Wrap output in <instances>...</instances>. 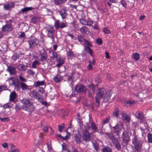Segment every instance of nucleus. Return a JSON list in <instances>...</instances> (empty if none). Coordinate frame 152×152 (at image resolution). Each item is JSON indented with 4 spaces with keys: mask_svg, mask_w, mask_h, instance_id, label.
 <instances>
[{
    "mask_svg": "<svg viewBox=\"0 0 152 152\" xmlns=\"http://www.w3.org/2000/svg\"><path fill=\"white\" fill-rule=\"evenodd\" d=\"M98 92L96 97V101L97 103L99 104L100 100L103 98L104 100L106 102L108 101L112 95V91L111 90L107 92L105 94H104L106 93L104 89L102 88L99 89L98 90Z\"/></svg>",
    "mask_w": 152,
    "mask_h": 152,
    "instance_id": "nucleus-1",
    "label": "nucleus"
},
{
    "mask_svg": "<svg viewBox=\"0 0 152 152\" xmlns=\"http://www.w3.org/2000/svg\"><path fill=\"white\" fill-rule=\"evenodd\" d=\"M23 107V109L29 112H32L34 111V107L33 103L28 99H24L22 100Z\"/></svg>",
    "mask_w": 152,
    "mask_h": 152,
    "instance_id": "nucleus-2",
    "label": "nucleus"
},
{
    "mask_svg": "<svg viewBox=\"0 0 152 152\" xmlns=\"http://www.w3.org/2000/svg\"><path fill=\"white\" fill-rule=\"evenodd\" d=\"M39 41L37 39L33 38L31 39L28 41L29 48H33L39 43Z\"/></svg>",
    "mask_w": 152,
    "mask_h": 152,
    "instance_id": "nucleus-3",
    "label": "nucleus"
},
{
    "mask_svg": "<svg viewBox=\"0 0 152 152\" xmlns=\"http://www.w3.org/2000/svg\"><path fill=\"white\" fill-rule=\"evenodd\" d=\"M46 31H47V35L48 37L51 38L53 42L54 41V38L53 35V33L54 31V28L50 26H48L46 28Z\"/></svg>",
    "mask_w": 152,
    "mask_h": 152,
    "instance_id": "nucleus-4",
    "label": "nucleus"
},
{
    "mask_svg": "<svg viewBox=\"0 0 152 152\" xmlns=\"http://www.w3.org/2000/svg\"><path fill=\"white\" fill-rule=\"evenodd\" d=\"M91 135V133L89 132L86 129L83 130L82 135V138L83 140L86 141H89Z\"/></svg>",
    "mask_w": 152,
    "mask_h": 152,
    "instance_id": "nucleus-5",
    "label": "nucleus"
},
{
    "mask_svg": "<svg viewBox=\"0 0 152 152\" xmlns=\"http://www.w3.org/2000/svg\"><path fill=\"white\" fill-rule=\"evenodd\" d=\"M135 116L137 118H138V121L142 123L145 122V117L142 113L138 111L136 113Z\"/></svg>",
    "mask_w": 152,
    "mask_h": 152,
    "instance_id": "nucleus-6",
    "label": "nucleus"
},
{
    "mask_svg": "<svg viewBox=\"0 0 152 152\" xmlns=\"http://www.w3.org/2000/svg\"><path fill=\"white\" fill-rule=\"evenodd\" d=\"M13 28L11 26L10 24H8L2 27V31L4 33V35L6 33L11 31L12 30Z\"/></svg>",
    "mask_w": 152,
    "mask_h": 152,
    "instance_id": "nucleus-7",
    "label": "nucleus"
},
{
    "mask_svg": "<svg viewBox=\"0 0 152 152\" xmlns=\"http://www.w3.org/2000/svg\"><path fill=\"white\" fill-rule=\"evenodd\" d=\"M80 23L82 24L88 26H91L93 23V21L90 19L86 20L84 19H81L79 20Z\"/></svg>",
    "mask_w": 152,
    "mask_h": 152,
    "instance_id": "nucleus-8",
    "label": "nucleus"
},
{
    "mask_svg": "<svg viewBox=\"0 0 152 152\" xmlns=\"http://www.w3.org/2000/svg\"><path fill=\"white\" fill-rule=\"evenodd\" d=\"M122 118L125 123H129L130 121V117L126 113L123 112L121 113Z\"/></svg>",
    "mask_w": 152,
    "mask_h": 152,
    "instance_id": "nucleus-9",
    "label": "nucleus"
},
{
    "mask_svg": "<svg viewBox=\"0 0 152 152\" xmlns=\"http://www.w3.org/2000/svg\"><path fill=\"white\" fill-rule=\"evenodd\" d=\"M15 6V3L13 2H10L5 4L4 6V9L6 10H10Z\"/></svg>",
    "mask_w": 152,
    "mask_h": 152,
    "instance_id": "nucleus-10",
    "label": "nucleus"
},
{
    "mask_svg": "<svg viewBox=\"0 0 152 152\" xmlns=\"http://www.w3.org/2000/svg\"><path fill=\"white\" fill-rule=\"evenodd\" d=\"M75 89L77 92H82L86 91L84 86L83 85H77L75 87Z\"/></svg>",
    "mask_w": 152,
    "mask_h": 152,
    "instance_id": "nucleus-11",
    "label": "nucleus"
},
{
    "mask_svg": "<svg viewBox=\"0 0 152 152\" xmlns=\"http://www.w3.org/2000/svg\"><path fill=\"white\" fill-rule=\"evenodd\" d=\"M112 140L115 148L118 150L120 149L121 145L118 142V139H115L114 137H112Z\"/></svg>",
    "mask_w": 152,
    "mask_h": 152,
    "instance_id": "nucleus-12",
    "label": "nucleus"
},
{
    "mask_svg": "<svg viewBox=\"0 0 152 152\" xmlns=\"http://www.w3.org/2000/svg\"><path fill=\"white\" fill-rule=\"evenodd\" d=\"M142 142L141 140H139L138 142L134 144V148L137 151H140L142 148Z\"/></svg>",
    "mask_w": 152,
    "mask_h": 152,
    "instance_id": "nucleus-13",
    "label": "nucleus"
},
{
    "mask_svg": "<svg viewBox=\"0 0 152 152\" xmlns=\"http://www.w3.org/2000/svg\"><path fill=\"white\" fill-rule=\"evenodd\" d=\"M59 13L62 19H64L67 17L68 14L67 13V11L65 9H62L59 12Z\"/></svg>",
    "mask_w": 152,
    "mask_h": 152,
    "instance_id": "nucleus-14",
    "label": "nucleus"
},
{
    "mask_svg": "<svg viewBox=\"0 0 152 152\" xmlns=\"http://www.w3.org/2000/svg\"><path fill=\"white\" fill-rule=\"evenodd\" d=\"M17 96V95L16 93L14 91H12L10 93V101L14 102Z\"/></svg>",
    "mask_w": 152,
    "mask_h": 152,
    "instance_id": "nucleus-15",
    "label": "nucleus"
},
{
    "mask_svg": "<svg viewBox=\"0 0 152 152\" xmlns=\"http://www.w3.org/2000/svg\"><path fill=\"white\" fill-rule=\"evenodd\" d=\"M80 32L83 34L88 33L89 31V29L88 27L86 26H83L80 28Z\"/></svg>",
    "mask_w": 152,
    "mask_h": 152,
    "instance_id": "nucleus-16",
    "label": "nucleus"
},
{
    "mask_svg": "<svg viewBox=\"0 0 152 152\" xmlns=\"http://www.w3.org/2000/svg\"><path fill=\"white\" fill-rule=\"evenodd\" d=\"M123 140L126 142H127L129 140V137L128 134L125 132L123 133Z\"/></svg>",
    "mask_w": 152,
    "mask_h": 152,
    "instance_id": "nucleus-17",
    "label": "nucleus"
},
{
    "mask_svg": "<svg viewBox=\"0 0 152 152\" xmlns=\"http://www.w3.org/2000/svg\"><path fill=\"white\" fill-rule=\"evenodd\" d=\"M75 56V54L73 52L69 49V50L67 53V57L68 59H71Z\"/></svg>",
    "mask_w": 152,
    "mask_h": 152,
    "instance_id": "nucleus-18",
    "label": "nucleus"
},
{
    "mask_svg": "<svg viewBox=\"0 0 152 152\" xmlns=\"http://www.w3.org/2000/svg\"><path fill=\"white\" fill-rule=\"evenodd\" d=\"M63 79V77L59 75H58L54 78V81L58 83L61 81Z\"/></svg>",
    "mask_w": 152,
    "mask_h": 152,
    "instance_id": "nucleus-19",
    "label": "nucleus"
},
{
    "mask_svg": "<svg viewBox=\"0 0 152 152\" xmlns=\"http://www.w3.org/2000/svg\"><path fill=\"white\" fill-rule=\"evenodd\" d=\"M7 70L11 74H14L15 72V67L12 66H8Z\"/></svg>",
    "mask_w": 152,
    "mask_h": 152,
    "instance_id": "nucleus-20",
    "label": "nucleus"
},
{
    "mask_svg": "<svg viewBox=\"0 0 152 152\" xmlns=\"http://www.w3.org/2000/svg\"><path fill=\"white\" fill-rule=\"evenodd\" d=\"M57 61L58 63L56 65V66L59 67L63 64L64 63V61L61 57H59L58 59H57Z\"/></svg>",
    "mask_w": 152,
    "mask_h": 152,
    "instance_id": "nucleus-21",
    "label": "nucleus"
},
{
    "mask_svg": "<svg viewBox=\"0 0 152 152\" xmlns=\"http://www.w3.org/2000/svg\"><path fill=\"white\" fill-rule=\"evenodd\" d=\"M27 68V66H25L23 64H20L18 66V68L20 70L22 71H25Z\"/></svg>",
    "mask_w": 152,
    "mask_h": 152,
    "instance_id": "nucleus-22",
    "label": "nucleus"
},
{
    "mask_svg": "<svg viewBox=\"0 0 152 152\" xmlns=\"http://www.w3.org/2000/svg\"><path fill=\"white\" fill-rule=\"evenodd\" d=\"M74 138L77 143H78L81 142V135L79 133L75 135Z\"/></svg>",
    "mask_w": 152,
    "mask_h": 152,
    "instance_id": "nucleus-23",
    "label": "nucleus"
},
{
    "mask_svg": "<svg viewBox=\"0 0 152 152\" xmlns=\"http://www.w3.org/2000/svg\"><path fill=\"white\" fill-rule=\"evenodd\" d=\"M45 84V82L44 81H37L35 83V86L36 87H39L40 86H42Z\"/></svg>",
    "mask_w": 152,
    "mask_h": 152,
    "instance_id": "nucleus-24",
    "label": "nucleus"
},
{
    "mask_svg": "<svg viewBox=\"0 0 152 152\" xmlns=\"http://www.w3.org/2000/svg\"><path fill=\"white\" fill-rule=\"evenodd\" d=\"M47 58V55L46 53H44L43 54L40 55L39 61H45Z\"/></svg>",
    "mask_w": 152,
    "mask_h": 152,
    "instance_id": "nucleus-25",
    "label": "nucleus"
},
{
    "mask_svg": "<svg viewBox=\"0 0 152 152\" xmlns=\"http://www.w3.org/2000/svg\"><path fill=\"white\" fill-rule=\"evenodd\" d=\"M114 131L113 132L117 134L119 131V126L118 124L113 128Z\"/></svg>",
    "mask_w": 152,
    "mask_h": 152,
    "instance_id": "nucleus-26",
    "label": "nucleus"
},
{
    "mask_svg": "<svg viewBox=\"0 0 152 152\" xmlns=\"http://www.w3.org/2000/svg\"><path fill=\"white\" fill-rule=\"evenodd\" d=\"M21 87L22 90H26L28 88V86L25 83L23 82H21L20 83Z\"/></svg>",
    "mask_w": 152,
    "mask_h": 152,
    "instance_id": "nucleus-27",
    "label": "nucleus"
},
{
    "mask_svg": "<svg viewBox=\"0 0 152 152\" xmlns=\"http://www.w3.org/2000/svg\"><path fill=\"white\" fill-rule=\"evenodd\" d=\"M54 26L56 29H58L60 27V23L58 20H56L55 22Z\"/></svg>",
    "mask_w": 152,
    "mask_h": 152,
    "instance_id": "nucleus-28",
    "label": "nucleus"
},
{
    "mask_svg": "<svg viewBox=\"0 0 152 152\" xmlns=\"http://www.w3.org/2000/svg\"><path fill=\"white\" fill-rule=\"evenodd\" d=\"M33 9V8L32 7H26L21 9V10L22 12H24L28 11L31 10Z\"/></svg>",
    "mask_w": 152,
    "mask_h": 152,
    "instance_id": "nucleus-29",
    "label": "nucleus"
},
{
    "mask_svg": "<svg viewBox=\"0 0 152 152\" xmlns=\"http://www.w3.org/2000/svg\"><path fill=\"white\" fill-rule=\"evenodd\" d=\"M66 0H54V2L56 5H58L62 3L65 2Z\"/></svg>",
    "mask_w": 152,
    "mask_h": 152,
    "instance_id": "nucleus-30",
    "label": "nucleus"
},
{
    "mask_svg": "<svg viewBox=\"0 0 152 152\" xmlns=\"http://www.w3.org/2000/svg\"><path fill=\"white\" fill-rule=\"evenodd\" d=\"M4 115L3 116H8L11 114V112L9 109H5L4 111Z\"/></svg>",
    "mask_w": 152,
    "mask_h": 152,
    "instance_id": "nucleus-31",
    "label": "nucleus"
},
{
    "mask_svg": "<svg viewBox=\"0 0 152 152\" xmlns=\"http://www.w3.org/2000/svg\"><path fill=\"white\" fill-rule=\"evenodd\" d=\"M85 49L86 50H88L89 53L91 56H93L92 50L88 46H86L85 48Z\"/></svg>",
    "mask_w": 152,
    "mask_h": 152,
    "instance_id": "nucleus-32",
    "label": "nucleus"
},
{
    "mask_svg": "<svg viewBox=\"0 0 152 152\" xmlns=\"http://www.w3.org/2000/svg\"><path fill=\"white\" fill-rule=\"evenodd\" d=\"M102 152H112V149L109 147H106L102 149Z\"/></svg>",
    "mask_w": 152,
    "mask_h": 152,
    "instance_id": "nucleus-33",
    "label": "nucleus"
},
{
    "mask_svg": "<svg viewBox=\"0 0 152 152\" xmlns=\"http://www.w3.org/2000/svg\"><path fill=\"white\" fill-rule=\"evenodd\" d=\"M91 127L94 132L97 131V128L96 125L94 124V122H92L91 124Z\"/></svg>",
    "mask_w": 152,
    "mask_h": 152,
    "instance_id": "nucleus-34",
    "label": "nucleus"
},
{
    "mask_svg": "<svg viewBox=\"0 0 152 152\" xmlns=\"http://www.w3.org/2000/svg\"><path fill=\"white\" fill-rule=\"evenodd\" d=\"M40 64V63L37 60H35L32 63V66L33 68H36V67L37 65H39Z\"/></svg>",
    "mask_w": 152,
    "mask_h": 152,
    "instance_id": "nucleus-35",
    "label": "nucleus"
},
{
    "mask_svg": "<svg viewBox=\"0 0 152 152\" xmlns=\"http://www.w3.org/2000/svg\"><path fill=\"white\" fill-rule=\"evenodd\" d=\"M12 105L10 103H9L6 104L4 105V108L5 109H8V108H10L12 107Z\"/></svg>",
    "mask_w": 152,
    "mask_h": 152,
    "instance_id": "nucleus-36",
    "label": "nucleus"
},
{
    "mask_svg": "<svg viewBox=\"0 0 152 152\" xmlns=\"http://www.w3.org/2000/svg\"><path fill=\"white\" fill-rule=\"evenodd\" d=\"M58 126L59 132H62L63 129L65 128V125L64 124H62L61 125H59Z\"/></svg>",
    "mask_w": 152,
    "mask_h": 152,
    "instance_id": "nucleus-37",
    "label": "nucleus"
},
{
    "mask_svg": "<svg viewBox=\"0 0 152 152\" xmlns=\"http://www.w3.org/2000/svg\"><path fill=\"white\" fill-rule=\"evenodd\" d=\"M37 94L38 93L37 92L35 91H34L30 93V96L32 97L36 98Z\"/></svg>",
    "mask_w": 152,
    "mask_h": 152,
    "instance_id": "nucleus-38",
    "label": "nucleus"
},
{
    "mask_svg": "<svg viewBox=\"0 0 152 152\" xmlns=\"http://www.w3.org/2000/svg\"><path fill=\"white\" fill-rule=\"evenodd\" d=\"M119 114V110L118 109H115L113 113V115L116 117L117 118L118 117V115Z\"/></svg>",
    "mask_w": 152,
    "mask_h": 152,
    "instance_id": "nucleus-39",
    "label": "nucleus"
},
{
    "mask_svg": "<svg viewBox=\"0 0 152 152\" xmlns=\"http://www.w3.org/2000/svg\"><path fill=\"white\" fill-rule=\"evenodd\" d=\"M16 80V79L14 77H11L10 78V82H12V83L13 85H14L16 86L15 80Z\"/></svg>",
    "mask_w": 152,
    "mask_h": 152,
    "instance_id": "nucleus-40",
    "label": "nucleus"
},
{
    "mask_svg": "<svg viewBox=\"0 0 152 152\" xmlns=\"http://www.w3.org/2000/svg\"><path fill=\"white\" fill-rule=\"evenodd\" d=\"M103 31L105 34H109L110 33V31L107 28L104 27L103 29Z\"/></svg>",
    "mask_w": 152,
    "mask_h": 152,
    "instance_id": "nucleus-41",
    "label": "nucleus"
},
{
    "mask_svg": "<svg viewBox=\"0 0 152 152\" xmlns=\"http://www.w3.org/2000/svg\"><path fill=\"white\" fill-rule=\"evenodd\" d=\"M148 142H152V135L150 134H148Z\"/></svg>",
    "mask_w": 152,
    "mask_h": 152,
    "instance_id": "nucleus-42",
    "label": "nucleus"
},
{
    "mask_svg": "<svg viewBox=\"0 0 152 152\" xmlns=\"http://www.w3.org/2000/svg\"><path fill=\"white\" fill-rule=\"evenodd\" d=\"M0 120H1V121L4 122L6 121H8L10 120V119L8 117H5L4 118L0 117Z\"/></svg>",
    "mask_w": 152,
    "mask_h": 152,
    "instance_id": "nucleus-43",
    "label": "nucleus"
},
{
    "mask_svg": "<svg viewBox=\"0 0 152 152\" xmlns=\"http://www.w3.org/2000/svg\"><path fill=\"white\" fill-rule=\"evenodd\" d=\"M70 134L69 133H67L65 137H61V138L64 140H67L69 137H70Z\"/></svg>",
    "mask_w": 152,
    "mask_h": 152,
    "instance_id": "nucleus-44",
    "label": "nucleus"
},
{
    "mask_svg": "<svg viewBox=\"0 0 152 152\" xmlns=\"http://www.w3.org/2000/svg\"><path fill=\"white\" fill-rule=\"evenodd\" d=\"M133 58L136 60H138L140 58L139 55L138 54L136 53L133 55Z\"/></svg>",
    "mask_w": 152,
    "mask_h": 152,
    "instance_id": "nucleus-45",
    "label": "nucleus"
},
{
    "mask_svg": "<svg viewBox=\"0 0 152 152\" xmlns=\"http://www.w3.org/2000/svg\"><path fill=\"white\" fill-rule=\"evenodd\" d=\"M94 65V63H91V61L89 62V64L88 66V69L91 70L92 69V66Z\"/></svg>",
    "mask_w": 152,
    "mask_h": 152,
    "instance_id": "nucleus-46",
    "label": "nucleus"
},
{
    "mask_svg": "<svg viewBox=\"0 0 152 152\" xmlns=\"http://www.w3.org/2000/svg\"><path fill=\"white\" fill-rule=\"evenodd\" d=\"M14 146L15 145L13 144L11 145V151H12L13 152H18V150L15 149L14 148Z\"/></svg>",
    "mask_w": 152,
    "mask_h": 152,
    "instance_id": "nucleus-47",
    "label": "nucleus"
},
{
    "mask_svg": "<svg viewBox=\"0 0 152 152\" xmlns=\"http://www.w3.org/2000/svg\"><path fill=\"white\" fill-rule=\"evenodd\" d=\"M1 145L4 148H8V145L7 142H4L2 143Z\"/></svg>",
    "mask_w": 152,
    "mask_h": 152,
    "instance_id": "nucleus-48",
    "label": "nucleus"
},
{
    "mask_svg": "<svg viewBox=\"0 0 152 152\" xmlns=\"http://www.w3.org/2000/svg\"><path fill=\"white\" fill-rule=\"evenodd\" d=\"M19 78L21 81L23 82H26L27 81L26 79H25L24 77L20 75L19 77Z\"/></svg>",
    "mask_w": 152,
    "mask_h": 152,
    "instance_id": "nucleus-49",
    "label": "nucleus"
},
{
    "mask_svg": "<svg viewBox=\"0 0 152 152\" xmlns=\"http://www.w3.org/2000/svg\"><path fill=\"white\" fill-rule=\"evenodd\" d=\"M91 92L90 93L91 94H90V96L91 95V96L92 97L93 96V95H94V93L95 92V89L93 86H92L91 87Z\"/></svg>",
    "mask_w": 152,
    "mask_h": 152,
    "instance_id": "nucleus-50",
    "label": "nucleus"
},
{
    "mask_svg": "<svg viewBox=\"0 0 152 152\" xmlns=\"http://www.w3.org/2000/svg\"><path fill=\"white\" fill-rule=\"evenodd\" d=\"M132 127L134 130L136 129V127H138L137 123V122H134L132 123Z\"/></svg>",
    "mask_w": 152,
    "mask_h": 152,
    "instance_id": "nucleus-51",
    "label": "nucleus"
},
{
    "mask_svg": "<svg viewBox=\"0 0 152 152\" xmlns=\"http://www.w3.org/2000/svg\"><path fill=\"white\" fill-rule=\"evenodd\" d=\"M139 140H137L136 136L135 135L134 137L132 140V143L134 144L135 143H136L138 142Z\"/></svg>",
    "mask_w": 152,
    "mask_h": 152,
    "instance_id": "nucleus-52",
    "label": "nucleus"
},
{
    "mask_svg": "<svg viewBox=\"0 0 152 152\" xmlns=\"http://www.w3.org/2000/svg\"><path fill=\"white\" fill-rule=\"evenodd\" d=\"M78 40L82 43L84 41V39L82 36H80L78 37Z\"/></svg>",
    "mask_w": 152,
    "mask_h": 152,
    "instance_id": "nucleus-53",
    "label": "nucleus"
},
{
    "mask_svg": "<svg viewBox=\"0 0 152 152\" xmlns=\"http://www.w3.org/2000/svg\"><path fill=\"white\" fill-rule=\"evenodd\" d=\"M93 144L94 147V149L96 151L98 150V145L96 143H93Z\"/></svg>",
    "mask_w": 152,
    "mask_h": 152,
    "instance_id": "nucleus-54",
    "label": "nucleus"
},
{
    "mask_svg": "<svg viewBox=\"0 0 152 152\" xmlns=\"http://www.w3.org/2000/svg\"><path fill=\"white\" fill-rule=\"evenodd\" d=\"M120 3L125 8L126 7V4L125 1L124 0H121Z\"/></svg>",
    "mask_w": 152,
    "mask_h": 152,
    "instance_id": "nucleus-55",
    "label": "nucleus"
},
{
    "mask_svg": "<svg viewBox=\"0 0 152 152\" xmlns=\"http://www.w3.org/2000/svg\"><path fill=\"white\" fill-rule=\"evenodd\" d=\"M82 45H89L90 44V43L87 40L84 39L83 42L82 43Z\"/></svg>",
    "mask_w": 152,
    "mask_h": 152,
    "instance_id": "nucleus-56",
    "label": "nucleus"
},
{
    "mask_svg": "<svg viewBox=\"0 0 152 152\" xmlns=\"http://www.w3.org/2000/svg\"><path fill=\"white\" fill-rule=\"evenodd\" d=\"M37 18L36 17H34L32 18L31 19V21L33 23H35L37 21V20H38Z\"/></svg>",
    "mask_w": 152,
    "mask_h": 152,
    "instance_id": "nucleus-57",
    "label": "nucleus"
},
{
    "mask_svg": "<svg viewBox=\"0 0 152 152\" xmlns=\"http://www.w3.org/2000/svg\"><path fill=\"white\" fill-rule=\"evenodd\" d=\"M44 132L45 133H47L48 131V127L47 126H45L43 128Z\"/></svg>",
    "mask_w": 152,
    "mask_h": 152,
    "instance_id": "nucleus-58",
    "label": "nucleus"
},
{
    "mask_svg": "<svg viewBox=\"0 0 152 152\" xmlns=\"http://www.w3.org/2000/svg\"><path fill=\"white\" fill-rule=\"evenodd\" d=\"M66 26L67 25L65 23H60V28H63Z\"/></svg>",
    "mask_w": 152,
    "mask_h": 152,
    "instance_id": "nucleus-59",
    "label": "nucleus"
},
{
    "mask_svg": "<svg viewBox=\"0 0 152 152\" xmlns=\"http://www.w3.org/2000/svg\"><path fill=\"white\" fill-rule=\"evenodd\" d=\"M25 36V34L24 32H22L19 35V38H23Z\"/></svg>",
    "mask_w": 152,
    "mask_h": 152,
    "instance_id": "nucleus-60",
    "label": "nucleus"
},
{
    "mask_svg": "<svg viewBox=\"0 0 152 152\" xmlns=\"http://www.w3.org/2000/svg\"><path fill=\"white\" fill-rule=\"evenodd\" d=\"M53 58H56V59H57L58 57V54L56 52H54L53 53Z\"/></svg>",
    "mask_w": 152,
    "mask_h": 152,
    "instance_id": "nucleus-61",
    "label": "nucleus"
},
{
    "mask_svg": "<svg viewBox=\"0 0 152 152\" xmlns=\"http://www.w3.org/2000/svg\"><path fill=\"white\" fill-rule=\"evenodd\" d=\"M96 41L97 43L99 45L101 44L102 43V40L101 39H98Z\"/></svg>",
    "mask_w": 152,
    "mask_h": 152,
    "instance_id": "nucleus-62",
    "label": "nucleus"
},
{
    "mask_svg": "<svg viewBox=\"0 0 152 152\" xmlns=\"http://www.w3.org/2000/svg\"><path fill=\"white\" fill-rule=\"evenodd\" d=\"M38 91L42 94H43L44 93V89L42 87H39Z\"/></svg>",
    "mask_w": 152,
    "mask_h": 152,
    "instance_id": "nucleus-63",
    "label": "nucleus"
},
{
    "mask_svg": "<svg viewBox=\"0 0 152 152\" xmlns=\"http://www.w3.org/2000/svg\"><path fill=\"white\" fill-rule=\"evenodd\" d=\"M7 88L5 86H0V92L2 90H7Z\"/></svg>",
    "mask_w": 152,
    "mask_h": 152,
    "instance_id": "nucleus-64",
    "label": "nucleus"
}]
</instances>
